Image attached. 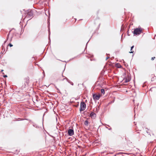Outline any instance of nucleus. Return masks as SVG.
Wrapping results in <instances>:
<instances>
[{
	"label": "nucleus",
	"mask_w": 156,
	"mask_h": 156,
	"mask_svg": "<svg viewBox=\"0 0 156 156\" xmlns=\"http://www.w3.org/2000/svg\"><path fill=\"white\" fill-rule=\"evenodd\" d=\"M33 13L32 11L30 10H28L25 12L24 19H27L30 20L33 17Z\"/></svg>",
	"instance_id": "obj_1"
},
{
	"label": "nucleus",
	"mask_w": 156,
	"mask_h": 156,
	"mask_svg": "<svg viewBox=\"0 0 156 156\" xmlns=\"http://www.w3.org/2000/svg\"><path fill=\"white\" fill-rule=\"evenodd\" d=\"M86 105L84 102L82 101L80 103V112L84 110L86 108Z\"/></svg>",
	"instance_id": "obj_2"
},
{
	"label": "nucleus",
	"mask_w": 156,
	"mask_h": 156,
	"mask_svg": "<svg viewBox=\"0 0 156 156\" xmlns=\"http://www.w3.org/2000/svg\"><path fill=\"white\" fill-rule=\"evenodd\" d=\"M142 31V30L140 28H136L133 31V34L135 35L140 34Z\"/></svg>",
	"instance_id": "obj_3"
},
{
	"label": "nucleus",
	"mask_w": 156,
	"mask_h": 156,
	"mask_svg": "<svg viewBox=\"0 0 156 156\" xmlns=\"http://www.w3.org/2000/svg\"><path fill=\"white\" fill-rule=\"evenodd\" d=\"M131 78L130 76L128 75L126 77H125L123 80L124 83H127L129 82L131 80Z\"/></svg>",
	"instance_id": "obj_4"
},
{
	"label": "nucleus",
	"mask_w": 156,
	"mask_h": 156,
	"mask_svg": "<svg viewBox=\"0 0 156 156\" xmlns=\"http://www.w3.org/2000/svg\"><path fill=\"white\" fill-rule=\"evenodd\" d=\"M100 96L99 95H97L95 94H94L93 96V98L94 100L95 101L98 100L100 98Z\"/></svg>",
	"instance_id": "obj_5"
},
{
	"label": "nucleus",
	"mask_w": 156,
	"mask_h": 156,
	"mask_svg": "<svg viewBox=\"0 0 156 156\" xmlns=\"http://www.w3.org/2000/svg\"><path fill=\"white\" fill-rule=\"evenodd\" d=\"M68 134L70 136H72L74 134V131L73 129H70L68 130Z\"/></svg>",
	"instance_id": "obj_6"
},
{
	"label": "nucleus",
	"mask_w": 156,
	"mask_h": 156,
	"mask_svg": "<svg viewBox=\"0 0 156 156\" xmlns=\"http://www.w3.org/2000/svg\"><path fill=\"white\" fill-rule=\"evenodd\" d=\"M90 116L92 119H95L96 116V114L93 112H92L90 114Z\"/></svg>",
	"instance_id": "obj_7"
},
{
	"label": "nucleus",
	"mask_w": 156,
	"mask_h": 156,
	"mask_svg": "<svg viewBox=\"0 0 156 156\" xmlns=\"http://www.w3.org/2000/svg\"><path fill=\"white\" fill-rule=\"evenodd\" d=\"M156 91V87H153L150 89V91L151 92L153 91Z\"/></svg>",
	"instance_id": "obj_8"
},
{
	"label": "nucleus",
	"mask_w": 156,
	"mask_h": 156,
	"mask_svg": "<svg viewBox=\"0 0 156 156\" xmlns=\"http://www.w3.org/2000/svg\"><path fill=\"white\" fill-rule=\"evenodd\" d=\"M88 121L87 120L85 121L84 122V124L86 126H88Z\"/></svg>",
	"instance_id": "obj_9"
},
{
	"label": "nucleus",
	"mask_w": 156,
	"mask_h": 156,
	"mask_svg": "<svg viewBox=\"0 0 156 156\" xmlns=\"http://www.w3.org/2000/svg\"><path fill=\"white\" fill-rule=\"evenodd\" d=\"M134 46L133 45L132 46L131 48V51L129 52L130 53H133L134 52L133 51H132L133 49V48Z\"/></svg>",
	"instance_id": "obj_10"
},
{
	"label": "nucleus",
	"mask_w": 156,
	"mask_h": 156,
	"mask_svg": "<svg viewBox=\"0 0 156 156\" xmlns=\"http://www.w3.org/2000/svg\"><path fill=\"white\" fill-rule=\"evenodd\" d=\"M101 92L102 94H105V90L104 89H102L101 90Z\"/></svg>",
	"instance_id": "obj_11"
},
{
	"label": "nucleus",
	"mask_w": 156,
	"mask_h": 156,
	"mask_svg": "<svg viewBox=\"0 0 156 156\" xmlns=\"http://www.w3.org/2000/svg\"><path fill=\"white\" fill-rule=\"evenodd\" d=\"M119 65V66H118V68H120L121 67V66L119 64H117V65Z\"/></svg>",
	"instance_id": "obj_12"
},
{
	"label": "nucleus",
	"mask_w": 156,
	"mask_h": 156,
	"mask_svg": "<svg viewBox=\"0 0 156 156\" xmlns=\"http://www.w3.org/2000/svg\"><path fill=\"white\" fill-rule=\"evenodd\" d=\"M4 44H3L2 46V48L3 50L4 49Z\"/></svg>",
	"instance_id": "obj_13"
},
{
	"label": "nucleus",
	"mask_w": 156,
	"mask_h": 156,
	"mask_svg": "<svg viewBox=\"0 0 156 156\" xmlns=\"http://www.w3.org/2000/svg\"><path fill=\"white\" fill-rule=\"evenodd\" d=\"M9 45L10 47H12V46H13V45H12V44H9Z\"/></svg>",
	"instance_id": "obj_14"
},
{
	"label": "nucleus",
	"mask_w": 156,
	"mask_h": 156,
	"mask_svg": "<svg viewBox=\"0 0 156 156\" xmlns=\"http://www.w3.org/2000/svg\"><path fill=\"white\" fill-rule=\"evenodd\" d=\"M155 58V57H152L151 58V60H153Z\"/></svg>",
	"instance_id": "obj_15"
},
{
	"label": "nucleus",
	"mask_w": 156,
	"mask_h": 156,
	"mask_svg": "<svg viewBox=\"0 0 156 156\" xmlns=\"http://www.w3.org/2000/svg\"><path fill=\"white\" fill-rule=\"evenodd\" d=\"M109 58V57L107 56L106 59V60H107V59H108Z\"/></svg>",
	"instance_id": "obj_16"
},
{
	"label": "nucleus",
	"mask_w": 156,
	"mask_h": 156,
	"mask_svg": "<svg viewBox=\"0 0 156 156\" xmlns=\"http://www.w3.org/2000/svg\"><path fill=\"white\" fill-rule=\"evenodd\" d=\"M7 77V76L6 75L4 76V77Z\"/></svg>",
	"instance_id": "obj_17"
},
{
	"label": "nucleus",
	"mask_w": 156,
	"mask_h": 156,
	"mask_svg": "<svg viewBox=\"0 0 156 156\" xmlns=\"http://www.w3.org/2000/svg\"><path fill=\"white\" fill-rule=\"evenodd\" d=\"M114 100L113 101H112L111 102V103H113L114 101Z\"/></svg>",
	"instance_id": "obj_18"
},
{
	"label": "nucleus",
	"mask_w": 156,
	"mask_h": 156,
	"mask_svg": "<svg viewBox=\"0 0 156 156\" xmlns=\"http://www.w3.org/2000/svg\"><path fill=\"white\" fill-rule=\"evenodd\" d=\"M65 79V78H63V79H60V80H63Z\"/></svg>",
	"instance_id": "obj_19"
},
{
	"label": "nucleus",
	"mask_w": 156,
	"mask_h": 156,
	"mask_svg": "<svg viewBox=\"0 0 156 156\" xmlns=\"http://www.w3.org/2000/svg\"><path fill=\"white\" fill-rule=\"evenodd\" d=\"M71 84L72 85H73V83H71Z\"/></svg>",
	"instance_id": "obj_20"
},
{
	"label": "nucleus",
	"mask_w": 156,
	"mask_h": 156,
	"mask_svg": "<svg viewBox=\"0 0 156 156\" xmlns=\"http://www.w3.org/2000/svg\"><path fill=\"white\" fill-rule=\"evenodd\" d=\"M62 77H63V76H62Z\"/></svg>",
	"instance_id": "obj_21"
}]
</instances>
